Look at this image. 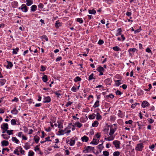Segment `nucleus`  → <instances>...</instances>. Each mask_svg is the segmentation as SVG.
Returning a JSON list of instances; mask_svg holds the SVG:
<instances>
[{
    "mask_svg": "<svg viewBox=\"0 0 156 156\" xmlns=\"http://www.w3.org/2000/svg\"><path fill=\"white\" fill-rule=\"evenodd\" d=\"M143 147V146L142 144H140L137 145V146L135 149L137 151H141Z\"/></svg>",
    "mask_w": 156,
    "mask_h": 156,
    "instance_id": "20e7f679",
    "label": "nucleus"
},
{
    "mask_svg": "<svg viewBox=\"0 0 156 156\" xmlns=\"http://www.w3.org/2000/svg\"><path fill=\"white\" fill-rule=\"evenodd\" d=\"M99 106V101L97 100L96 101V102L94 103V106H93V107L94 108H96L97 107H98Z\"/></svg>",
    "mask_w": 156,
    "mask_h": 156,
    "instance_id": "cd10ccee",
    "label": "nucleus"
},
{
    "mask_svg": "<svg viewBox=\"0 0 156 156\" xmlns=\"http://www.w3.org/2000/svg\"><path fill=\"white\" fill-rule=\"evenodd\" d=\"M71 104L72 102L70 101H69L66 104V107H68L69 105H71Z\"/></svg>",
    "mask_w": 156,
    "mask_h": 156,
    "instance_id": "052dcab7",
    "label": "nucleus"
},
{
    "mask_svg": "<svg viewBox=\"0 0 156 156\" xmlns=\"http://www.w3.org/2000/svg\"><path fill=\"white\" fill-rule=\"evenodd\" d=\"M148 122L150 123H152L154 122V120L152 119H148Z\"/></svg>",
    "mask_w": 156,
    "mask_h": 156,
    "instance_id": "bf43d9fd",
    "label": "nucleus"
},
{
    "mask_svg": "<svg viewBox=\"0 0 156 156\" xmlns=\"http://www.w3.org/2000/svg\"><path fill=\"white\" fill-rule=\"evenodd\" d=\"M23 135L22 132H20L18 133V136L19 137H21Z\"/></svg>",
    "mask_w": 156,
    "mask_h": 156,
    "instance_id": "13d9d810",
    "label": "nucleus"
},
{
    "mask_svg": "<svg viewBox=\"0 0 156 156\" xmlns=\"http://www.w3.org/2000/svg\"><path fill=\"white\" fill-rule=\"evenodd\" d=\"M14 152L15 154H17L18 155H19V151L17 149H16L15 151H14Z\"/></svg>",
    "mask_w": 156,
    "mask_h": 156,
    "instance_id": "3c124183",
    "label": "nucleus"
},
{
    "mask_svg": "<svg viewBox=\"0 0 156 156\" xmlns=\"http://www.w3.org/2000/svg\"><path fill=\"white\" fill-rule=\"evenodd\" d=\"M19 9H21L23 12H27L28 11L27 7L25 4H22Z\"/></svg>",
    "mask_w": 156,
    "mask_h": 156,
    "instance_id": "f257e3e1",
    "label": "nucleus"
},
{
    "mask_svg": "<svg viewBox=\"0 0 156 156\" xmlns=\"http://www.w3.org/2000/svg\"><path fill=\"white\" fill-rule=\"evenodd\" d=\"M61 23L59 22V21H56L55 24V26L57 28H58L59 27L61 26Z\"/></svg>",
    "mask_w": 156,
    "mask_h": 156,
    "instance_id": "f8f14e48",
    "label": "nucleus"
},
{
    "mask_svg": "<svg viewBox=\"0 0 156 156\" xmlns=\"http://www.w3.org/2000/svg\"><path fill=\"white\" fill-rule=\"evenodd\" d=\"M18 101V98L16 97H15L14 99L12 100V102L15 101L16 102H17Z\"/></svg>",
    "mask_w": 156,
    "mask_h": 156,
    "instance_id": "6e6d98bb",
    "label": "nucleus"
},
{
    "mask_svg": "<svg viewBox=\"0 0 156 156\" xmlns=\"http://www.w3.org/2000/svg\"><path fill=\"white\" fill-rule=\"evenodd\" d=\"M104 43V41L101 40H100L98 42V44L100 45Z\"/></svg>",
    "mask_w": 156,
    "mask_h": 156,
    "instance_id": "5fc2aeb1",
    "label": "nucleus"
},
{
    "mask_svg": "<svg viewBox=\"0 0 156 156\" xmlns=\"http://www.w3.org/2000/svg\"><path fill=\"white\" fill-rule=\"evenodd\" d=\"M65 130H63L62 129H61L60 130H59L58 132L59 133V135H63L65 133L64 132Z\"/></svg>",
    "mask_w": 156,
    "mask_h": 156,
    "instance_id": "a19ab883",
    "label": "nucleus"
},
{
    "mask_svg": "<svg viewBox=\"0 0 156 156\" xmlns=\"http://www.w3.org/2000/svg\"><path fill=\"white\" fill-rule=\"evenodd\" d=\"M62 59V57L60 56L59 57H58L56 59V61L57 62L58 61L61 60Z\"/></svg>",
    "mask_w": 156,
    "mask_h": 156,
    "instance_id": "69168bd1",
    "label": "nucleus"
},
{
    "mask_svg": "<svg viewBox=\"0 0 156 156\" xmlns=\"http://www.w3.org/2000/svg\"><path fill=\"white\" fill-rule=\"evenodd\" d=\"M1 128L2 129H5L7 130L9 129L8 125L7 123H4L1 125Z\"/></svg>",
    "mask_w": 156,
    "mask_h": 156,
    "instance_id": "f03ea898",
    "label": "nucleus"
},
{
    "mask_svg": "<svg viewBox=\"0 0 156 156\" xmlns=\"http://www.w3.org/2000/svg\"><path fill=\"white\" fill-rule=\"evenodd\" d=\"M102 117L99 113H97L96 115V119L98 120H99L101 119Z\"/></svg>",
    "mask_w": 156,
    "mask_h": 156,
    "instance_id": "2f4dec72",
    "label": "nucleus"
},
{
    "mask_svg": "<svg viewBox=\"0 0 156 156\" xmlns=\"http://www.w3.org/2000/svg\"><path fill=\"white\" fill-rule=\"evenodd\" d=\"M77 21L80 23H82L83 22V20H82V19L80 18L77 19Z\"/></svg>",
    "mask_w": 156,
    "mask_h": 156,
    "instance_id": "a18cd8bd",
    "label": "nucleus"
},
{
    "mask_svg": "<svg viewBox=\"0 0 156 156\" xmlns=\"http://www.w3.org/2000/svg\"><path fill=\"white\" fill-rule=\"evenodd\" d=\"M42 80L44 82H46L47 80V76L46 75H44L42 77Z\"/></svg>",
    "mask_w": 156,
    "mask_h": 156,
    "instance_id": "c85d7f7f",
    "label": "nucleus"
},
{
    "mask_svg": "<svg viewBox=\"0 0 156 156\" xmlns=\"http://www.w3.org/2000/svg\"><path fill=\"white\" fill-rule=\"evenodd\" d=\"M111 146V144L109 143H107L106 144V147L107 148H109L110 146Z\"/></svg>",
    "mask_w": 156,
    "mask_h": 156,
    "instance_id": "338daca9",
    "label": "nucleus"
},
{
    "mask_svg": "<svg viewBox=\"0 0 156 156\" xmlns=\"http://www.w3.org/2000/svg\"><path fill=\"white\" fill-rule=\"evenodd\" d=\"M98 146V148L101 150L103 148V146L102 144H99Z\"/></svg>",
    "mask_w": 156,
    "mask_h": 156,
    "instance_id": "864d4df0",
    "label": "nucleus"
},
{
    "mask_svg": "<svg viewBox=\"0 0 156 156\" xmlns=\"http://www.w3.org/2000/svg\"><path fill=\"white\" fill-rule=\"evenodd\" d=\"M12 140L13 141H14L16 144H18L19 143V140L16 137H12Z\"/></svg>",
    "mask_w": 156,
    "mask_h": 156,
    "instance_id": "5701e85b",
    "label": "nucleus"
},
{
    "mask_svg": "<svg viewBox=\"0 0 156 156\" xmlns=\"http://www.w3.org/2000/svg\"><path fill=\"white\" fill-rule=\"evenodd\" d=\"M34 154V153L33 151H29L28 156H33Z\"/></svg>",
    "mask_w": 156,
    "mask_h": 156,
    "instance_id": "c03bdc74",
    "label": "nucleus"
},
{
    "mask_svg": "<svg viewBox=\"0 0 156 156\" xmlns=\"http://www.w3.org/2000/svg\"><path fill=\"white\" fill-rule=\"evenodd\" d=\"M116 94L118 95H120L122 94V93L120 91L117 90L116 92Z\"/></svg>",
    "mask_w": 156,
    "mask_h": 156,
    "instance_id": "0e129e2a",
    "label": "nucleus"
},
{
    "mask_svg": "<svg viewBox=\"0 0 156 156\" xmlns=\"http://www.w3.org/2000/svg\"><path fill=\"white\" fill-rule=\"evenodd\" d=\"M41 105L42 104L41 103L36 104L35 106L36 107H40Z\"/></svg>",
    "mask_w": 156,
    "mask_h": 156,
    "instance_id": "680f3d73",
    "label": "nucleus"
},
{
    "mask_svg": "<svg viewBox=\"0 0 156 156\" xmlns=\"http://www.w3.org/2000/svg\"><path fill=\"white\" fill-rule=\"evenodd\" d=\"M122 88L124 89H125L127 88V86L126 84H123L122 86Z\"/></svg>",
    "mask_w": 156,
    "mask_h": 156,
    "instance_id": "774afa93",
    "label": "nucleus"
},
{
    "mask_svg": "<svg viewBox=\"0 0 156 156\" xmlns=\"http://www.w3.org/2000/svg\"><path fill=\"white\" fill-rule=\"evenodd\" d=\"M111 82V80H110V79L109 78H108V79H106L105 80V82L106 83H108L109 84H110V83Z\"/></svg>",
    "mask_w": 156,
    "mask_h": 156,
    "instance_id": "4c0bfd02",
    "label": "nucleus"
},
{
    "mask_svg": "<svg viewBox=\"0 0 156 156\" xmlns=\"http://www.w3.org/2000/svg\"><path fill=\"white\" fill-rule=\"evenodd\" d=\"M26 5L28 6H29L33 3V1L32 0H26Z\"/></svg>",
    "mask_w": 156,
    "mask_h": 156,
    "instance_id": "9b49d317",
    "label": "nucleus"
},
{
    "mask_svg": "<svg viewBox=\"0 0 156 156\" xmlns=\"http://www.w3.org/2000/svg\"><path fill=\"white\" fill-rule=\"evenodd\" d=\"M76 125L78 128H80L82 126V124L80 123L79 122H77L76 123Z\"/></svg>",
    "mask_w": 156,
    "mask_h": 156,
    "instance_id": "c9c22d12",
    "label": "nucleus"
},
{
    "mask_svg": "<svg viewBox=\"0 0 156 156\" xmlns=\"http://www.w3.org/2000/svg\"><path fill=\"white\" fill-rule=\"evenodd\" d=\"M38 8L41 9H42L43 8L44 5L41 3H40L38 5Z\"/></svg>",
    "mask_w": 156,
    "mask_h": 156,
    "instance_id": "09e8293b",
    "label": "nucleus"
},
{
    "mask_svg": "<svg viewBox=\"0 0 156 156\" xmlns=\"http://www.w3.org/2000/svg\"><path fill=\"white\" fill-rule=\"evenodd\" d=\"M114 138L115 136H113L112 135L108 138H105V140L108 141H111L113 140L114 139Z\"/></svg>",
    "mask_w": 156,
    "mask_h": 156,
    "instance_id": "2eb2a0df",
    "label": "nucleus"
},
{
    "mask_svg": "<svg viewBox=\"0 0 156 156\" xmlns=\"http://www.w3.org/2000/svg\"><path fill=\"white\" fill-rule=\"evenodd\" d=\"M13 130H7V133L9 135H10L11 134H13V133H12V131Z\"/></svg>",
    "mask_w": 156,
    "mask_h": 156,
    "instance_id": "58836bf2",
    "label": "nucleus"
},
{
    "mask_svg": "<svg viewBox=\"0 0 156 156\" xmlns=\"http://www.w3.org/2000/svg\"><path fill=\"white\" fill-rule=\"evenodd\" d=\"M116 128H111L110 129L109 135L110 136L114 134L115 132V131H116Z\"/></svg>",
    "mask_w": 156,
    "mask_h": 156,
    "instance_id": "1a4fd4ad",
    "label": "nucleus"
},
{
    "mask_svg": "<svg viewBox=\"0 0 156 156\" xmlns=\"http://www.w3.org/2000/svg\"><path fill=\"white\" fill-rule=\"evenodd\" d=\"M12 5L14 8L16 7L18 5V2L16 1H14L12 2Z\"/></svg>",
    "mask_w": 156,
    "mask_h": 156,
    "instance_id": "b1692460",
    "label": "nucleus"
},
{
    "mask_svg": "<svg viewBox=\"0 0 156 156\" xmlns=\"http://www.w3.org/2000/svg\"><path fill=\"white\" fill-rule=\"evenodd\" d=\"M11 123L12 125H16V120L15 119H12L11 121Z\"/></svg>",
    "mask_w": 156,
    "mask_h": 156,
    "instance_id": "72a5a7b5",
    "label": "nucleus"
},
{
    "mask_svg": "<svg viewBox=\"0 0 156 156\" xmlns=\"http://www.w3.org/2000/svg\"><path fill=\"white\" fill-rule=\"evenodd\" d=\"M94 149V147L88 146L86 147L85 150L87 151V152H88L89 151L93 150Z\"/></svg>",
    "mask_w": 156,
    "mask_h": 156,
    "instance_id": "6e6552de",
    "label": "nucleus"
},
{
    "mask_svg": "<svg viewBox=\"0 0 156 156\" xmlns=\"http://www.w3.org/2000/svg\"><path fill=\"white\" fill-rule=\"evenodd\" d=\"M93 75H94V74L93 73H92L89 76V79H88V80H91L94 79Z\"/></svg>",
    "mask_w": 156,
    "mask_h": 156,
    "instance_id": "37998d69",
    "label": "nucleus"
},
{
    "mask_svg": "<svg viewBox=\"0 0 156 156\" xmlns=\"http://www.w3.org/2000/svg\"><path fill=\"white\" fill-rule=\"evenodd\" d=\"M98 122L97 121H95L92 123V126L94 127H96L98 126Z\"/></svg>",
    "mask_w": 156,
    "mask_h": 156,
    "instance_id": "393cba45",
    "label": "nucleus"
},
{
    "mask_svg": "<svg viewBox=\"0 0 156 156\" xmlns=\"http://www.w3.org/2000/svg\"><path fill=\"white\" fill-rule=\"evenodd\" d=\"M81 140L83 142H87L88 141L89 138L87 136H84L81 138Z\"/></svg>",
    "mask_w": 156,
    "mask_h": 156,
    "instance_id": "ddd939ff",
    "label": "nucleus"
},
{
    "mask_svg": "<svg viewBox=\"0 0 156 156\" xmlns=\"http://www.w3.org/2000/svg\"><path fill=\"white\" fill-rule=\"evenodd\" d=\"M37 8V6L36 5H32L31 7V10L33 12L35 11Z\"/></svg>",
    "mask_w": 156,
    "mask_h": 156,
    "instance_id": "f3484780",
    "label": "nucleus"
},
{
    "mask_svg": "<svg viewBox=\"0 0 156 156\" xmlns=\"http://www.w3.org/2000/svg\"><path fill=\"white\" fill-rule=\"evenodd\" d=\"M133 122V121L132 120H129L128 121H126L125 122V123L126 124H131L132 122Z\"/></svg>",
    "mask_w": 156,
    "mask_h": 156,
    "instance_id": "8fccbe9b",
    "label": "nucleus"
},
{
    "mask_svg": "<svg viewBox=\"0 0 156 156\" xmlns=\"http://www.w3.org/2000/svg\"><path fill=\"white\" fill-rule=\"evenodd\" d=\"M81 80V79L79 76L76 77L74 79V81L75 82H76L78 81H80Z\"/></svg>",
    "mask_w": 156,
    "mask_h": 156,
    "instance_id": "e433bc0d",
    "label": "nucleus"
},
{
    "mask_svg": "<svg viewBox=\"0 0 156 156\" xmlns=\"http://www.w3.org/2000/svg\"><path fill=\"white\" fill-rule=\"evenodd\" d=\"M113 144L116 148L119 147L120 142L118 140H115L113 142Z\"/></svg>",
    "mask_w": 156,
    "mask_h": 156,
    "instance_id": "7ed1b4c3",
    "label": "nucleus"
},
{
    "mask_svg": "<svg viewBox=\"0 0 156 156\" xmlns=\"http://www.w3.org/2000/svg\"><path fill=\"white\" fill-rule=\"evenodd\" d=\"M12 53L13 54H16L17 52L19 50V48H16V49H13Z\"/></svg>",
    "mask_w": 156,
    "mask_h": 156,
    "instance_id": "4be33fe9",
    "label": "nucleus"
},
{
    "mask_svg": "<svg viewBox=\"0 0 156 156\" xmlns=\"http://www.w3.org/2000/svg\"><path fill=\"white\" fill-rule=\"evenodd\" d=\"M149 104L146 101H143L142 104L141 106L143 108H145L146 107L149 106Z\"/></svg>",
    "mask_w": 156,
    "mask_h": 156,
    "instance_id": "39448f33",
    "label": "nucleus"
},
{
    "mask_svg": "<svg viewBox=\"0 0 156 156\" xmlns=\"http://www.w3.org/2000/svg\"><path fill=\"white\" fill-rule=\"evenodd\" d=\"M120 154V152L118 151H115L113 153L114 156H119Z\"/></svg>",
    "mask_w": 156,
    "mask_h": 156,
    "instance_id": "79ce46f5",
    "label": "nucleus"
},
{
    "mask_svg": "<svg viewBox=\"0 0 156 156\" xmlns=\"http://www.w3.org/2000/svg\"><path fill=\"white\" fill-rule=\"evenodd\" d=\"M136 50V48H130L128 50V51L130 55H131V53L130 52L131 51H132L133 52H134Z\"/></svg>",
    "mask_w": 156,
    "mask_h": 156,
    "instance_id": "473e14b6",
    "label": "nucleus"
},
{
    "mask_svg": "<svg viewBox=\"0 0 156 156\" xmlns=\"http://www.w3.org/2000/svg\"><path fill=\"white\" fill-rule=\"evenodd\" d=\"M34 139L36 144H37L38 143L39 140V137L37 136H35L34 137Z\"/></svg>",
    "mask_w": 156,
    "mask_h": 156,
    "instance_id": "a211bd4d",
    "label": "nucleus"
},
{
    "mask_svg": "<svg viewBox=\"0 0 156 156\" xmlns=\"http://www.w3.org/2000/svg\"><path fill=\"white\" fill-rule=\"evenodd\" d=\"M2 136L4 139L6 140L8 139L10 137L9 136L6 135V134H2Z\"/></svg>",
    "mask_w": 156,
    "mask_h": 156,
    "instance_id": "f704fd0d",
    "label": "nucleus"
},
{
    "mask_svg": "<svg viewBox=\"0 0 156 156\" xmlns=\"http://www.w3.org/2000/svg\"><path fill=\"white\" fill-rule=\"evenodd\" d=\"M75 140L71 139L70 142V145L71 146H73L75 144Z\"/></svg>",
    "mask_w": 156,
    "mask_h": 156,
    "instance_id": "c756f323",
    "label": "nucleus"
},
{
    "mask_svg": "<svg viewBox=\"0 0 156 156\" xmlns=\"http://www.w3.org/2000/svg\"><path fill=\"white\" fill-rule=\"evenodd\" d=\"M103 154L105 156H108L109 153L107 151H103Z\"/></svg>",
    "mask_w": 156,
    "mask_h": 156,
    "instance_id": "ea45409f",
    "label": "nucleus"
},
{
    "mask_svg": "<svg viewBox=\"0 0 156 156\" xmlns=\"http://www.w3.org/2000/svg\"><path fill=\"white\" fill-rule=\"evenodd\" d=\"M71 90L72 91L76 92L77 90V88L74 86H73L71 88Z\"/></svg>",
    "mask_w": 156,
    "mask_h": 156,
    "instance_id": "de8ad7c7",
    "label": "nucleus"
},
{
    "mask_svg": "<svg viewBox=\"0 0 156 156\" xmlns=\"http://www.w3.org/2000/svg\"><path fill=\"white\" fill-rule=\"evenodd\" d=\"M89 12L90 14H95L96 13V11L94 9L92 10L90 9L89 10Z\"/></svg>",
    "mask_w": 156,
    "mask_h": 156,
    "instance_id": "bb28decb",
    "label": "nucleus"
},
{
    "mask_svg": "<svg viewBox=\"0 0 156 156\" xmlns=\"http://www.w3.org/2000/svg\"><path fill=\"white\" fill-rule=\"evenodd\" d=\"M11 113L12 114L16 115L18 113V111L16 110V108H15L11 111Z\"/></svg>",
    "mask_w": 156,
    "mask_h": 156,
    "instance_id": "dca6fc26",
    "label": "nucleus"
},
{
    "mask_svg": "<svg viewBox=\"0 0 156 156\" xmlns=\"http://www.w3.org/2000/svg\"><path fill=\"white\" fill-rule=\"evenodd\" d=\"M115 84L116 86H119L121 83V80H115Z\"/></svg>",
    "mask_w": 156,
    "mask_h": 156,
    "instance_id": "6ab92c4d",
    "label": "nucleus"
},
{
    "mask_svg": "<svg viewBox=\"0 0 156 156\" xmlns=\"http://www.w3.org/2000/svg\"><path fill=\"white\" fill-rule=\"evenodd\" d=\"M44 101L43 102L44 103H48L51 100V98L49 96H48L46 97H45L44 98Z\"/></svg>",
    "mask_w": 156,
    "mask_h": 156,
    "instance_id": "0eeeda50",
    "label": "nucleus"
},
{
    "mask_svg": "<svg viewBox=\"0 0 156 156\" xmlns=\"http://www.w3.org/2000/svg\"><path fill=\"white\" fill-rule=\"evenodd\" d=\"M97 70L99 72H103L104 70V68L101 66H99L97 69Z\"/></svg>",
    "mask_w": 156,
    "mask_h": 156,
    "instance_id": "412c9836",
    "label": "nucleus"
},
{
    "mask_svg": "<svg viewBox=\"0 0 156 156\" xmlns=\"http://www.w3.org/2000/svg\"><path fill=\"white\" fill-rule=\"evenodd\" d=\"M24 147L26 150H27L30 148V146L28 143L25 144Z\"/></svg>",
    "mask_w": 156,
    "mask_h": 156,
    "instance_id": "7c9ffc66",
    "label": "nucleus"
},
{
    "mask_svg": "<svg viewBox=\"0 0 156 156\" xmlns=\"http://www.w3.org/2000/svg\"><path fill=\"white\" fill-rule=\"evenodd\" d=\"M7 62L8 63V65L6 66L7 68L9 69L12 67L13 64L11 62L7 61Z\"/></svg>",
    "mask_w": 156,
    "mask_h": 156,
    "instance_id": "4468645a",
    "label": "nucleus"
},
{
    "mask_svg": "<svg viewBox=\"0 0 156 156\" xmlns=\"http://www.w3.org/2000/svg\"><path fill=\"white\" fill-rule=\"evenodd\" d=\"M113 49L115 51H118L119 50V48L117 46H115L113 47Z\"/></svg>",
    "mask_w": 156,
    "mask_h": 156,
    "instance_id": "49530a36",
    "label": "nucleus"
},
{
    "mask_svg": "<svg viewBox=\"0 0 156 156\" xmlns=\"http://www.w3.org/2000/svg\"><path fill=\"white\" fill-rule=\"evenodd\" d=\"M131 14V13L130 12H127L126 13V15L128 16H130Z\"/></svg>",
    "mask_w": 156,
    "mask_h": 156,
    "instance_id": "e2e57ef3",
    "label": "nucleus"
},
{
    "mask_svg": "<svg viewBox=\"0 0 156 156\" xmlns=\"http://www.w3.org/2000/svg\"><path fill=\"white\" fill-rule=\"evenodd\" d=\"M96 115L95 114H93L89 115L88 116L89 119H94L95 118Z\"/></svg>",
    "mask_w": 156,
    "mask_h": 156,
    "instance_id": "aec40b11",
    "label": "nucleus"
},
{
    "mask_svg": "<svg viewBox=\"0 0 156 156\" xmlns=\"http://www.w3.org/2000/svg\"><path fill=\"white\" fill-rule=\"evenodd\" d=\"M99 142V140L94 138L92 141L90 143V144H92L94 145H97Z\"/></svg>",
    "mask_w": 156,
    "mask_h": 156,
    "instance_id": "423d86ee",
    "label": "nucleus"
},
{
    "mask_svg": "<svg viewBox=\"0 0 156 156\" xmlns=\"http://www.w3.org/2000/svg\"><path fill=\"white\" fill-rule=\"evenodd\" d=\"M6 82V80L5 79H1L0 80V83L1 85H3Z\"/></svg>",
    "mask_w": 156,
    "mask_h": 156,
    "instance_id": "a878e982",
    "label": "nucleus"
},
{
    "mask_svg": "<svg viewBox=\"0 0 156 156\" xmlns=\"http://www.w3.org/2000/svg\"><path fill=\"white\" fill-rule=\"evenodd\" d=\"M146 51L147 52H151V54H152V53L151 51V50L149 48H147L146 49Z\"/></svg>",
    "mask_w": 156,
    "mask_h": 156,
    "instance_id": "4d7b16f0",
    "label": "nucleus"
},
{
    "mask_svg": "<svg viewBox=\"0 0 156 156\" xmlns=\"http://www.w3.org/2000/svg\"><path fill=\"white\" fill-rule=\"evenodd\" d=\"M1 144L2 146H6L8 145L9 143L7 141L3 140L2 141Z\"/></svg>",
    "mask_w": 156,
    "mask_h": 156,
    "instance_id": "9d476101",
    "label": "nucleus"
},
{
    "mask_svg": "<svg viewBox=\"0 0 156 156\" xmlns=\"http://www.w3.org/2000/svg\"><path fill=\"white\" fill-rule=\"evenodd\" d=\"M58 122V127L59 129H62V128L63 127V125H62V124H61V123L59 124Z\"/></svg>",
    "mask_w": 156,
    "mask_h": 156,
    "instance_id": "603ef678",
    "label": "nucleus"
}]
</instances>
